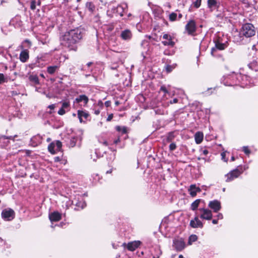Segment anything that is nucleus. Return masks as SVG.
Wrapping results in <instances>:
<instances>
[{
  "label": "nucleus",
  "instance_id": "18",
  "mask_svg": "<svg viewBox=\"0 0 258 258\" xmlns=\"http://www.w3.org/2000/svg\"><path fill=\"white\" fill-rule=\"evenodd\" d=\"M216 48H212L211 50V53L213 54L214 52L216 50V49H218L219 50H224L225 48L226 45L224 43H220L219 42H216L215 44Z\"/></svg>",
  "mask_w": 258,
  "mask_h": 258
},
{
  "label": "nucleus",
  "instance_id": "61",
  "mask_svg": "<svg viewBox=\"0 0 258 258\" xmlns=\"http://www.w3.org/2000/svg\"><path fill=\"white\" fill-rule=\"evenodd\" d=\"M40 76L42 78H44V76L43 74H40Z\"/></svg>",
  "mask_w": 258,
  "mask_h": 258
},
{
  "label": "nucleus",
  "instance_id": "13",
  "mask_svg": "<svg viewBox=\"0 0 258 258\" xmlns=\"http://www.w3.org/2000/svg\"><path fill=\"white\" fill-rule=\"evenodd\" d=\"M141 244L140 241H134L129 242L127 245V248L128 250L133 251L137 248Z\"/></svg>",
  "mask_w": 258,
  "mask_h": 258
},
{
  "label": "nucleus",
  "instance_id": "2",
  "mask_svg": "<svg viewBox=\"0 0 258 258\" xmlns=\"http://www.w3.org/2000/svg\"><path fill=\"white\" fill-rule=\"evenodd\" d=\"M69 31L76 43L78 42L83 37L84 30L81 28L73 29Z\"/></svg>",
  "mask_w": 258,
  "mask_h": 258
},
{
  "label": "nucleus",
  "instance_id": "22",
  "mask_svg": "<svg viewBox=\"0 0 258 258\" xmlns=\"http://www.w3.org/2000/svg\"><path fill=\"white\" fill-rule=\"evenodd\" d=\"M29 80L35 85L39 84V80L37 75H30Z\"/></svg>",
  "mask_w": 258,
  "mask_h": 258
},
{
  "label": "nucleus",
  "instance_id": "41",
  "mask_svg": "<svg viewBox=\"0 0 258 258\" xmlns=\"http://www.w3.org/2000/svg\"><path fill=\"white\" fill-rule=\"evenodd\" d=\"M76 205L77 206L81 207L82 208H83L86 206V204L84 203L79 202L77 203Z\"/></svg>",
  "mask_w": 258,
  "mask_h": 258
},
{
  "label": "nucleus",
  "instance_id": "20",
  "mask_svg": "<svg viewBox=\"0 0 258 258\" xmlns=\"http://www.w3.org/2000/svg\"><path fill=\"white\" fill-rule=\"evenodd\" d=\"M59 69L58 66H49L47 68V72L50 75L54 74Z\"/></svg>",
  "mask_w": 258,
  "mask_h": 258
},
{
  "label": "nucleus",
  "instance_id": "28",
  "mask_svg": "<svg viewBox=\"0 0 258 258\" xmlns=\"http://www.w3.org/2000/svg\"><path fill=\"white\" fill-rule=\"evenodd\" d=\"M87 8L91 12L95 9L94 5L91 2H87L86 4Z\"/></svg>",
  "mask_w": 258,
  "mask_h": 258
},
{
  "label": "nucleus",
  "instance_id": "16",
  "mask_svg": "<svg viewBox=\"0 0 258 258\" xmlns=\"http://www.w3.org/2000/svg\"><path fill=\"white\" fill-rule=\"evenodd\" d=\"M49 218L50 221L56 222L61 219V215L57 212H54L49 215Z\"/></svg>",
  "mask_w": 258,
  "mask_h": 258
},
{
  "label": "nucleus",
  "instance_id": "6",
  "mask_svg": "<svg viewBox=\"0 0 258 258\" xmlns=\"http://www.w3.org/2000/svg\"><path fill=\"white\" fill-rule=\"evenodd\" d=\"M199 210L202 213L200 216L201 218L207 220H210L212 218V213L211 210L204 208L200 209Z\"/></svg>",
  "mask_w": 258,
  "mask_h": 258
},
{
  "label": "nucleus",
  "instance_id": "50",
  "mask_svg": "<svg viewBox=\"0 0 258 258\" xmlns=\"http://www.w3.org/2000/svg\"><path fill=\"white\" fill-rule=\"evenodd\" d=\"M225 156H226V154H225V152H222L221 153V156H222V159L224 160Z\"/></svg>",
  "mask_w": 258,
  "mask_h": 258
},
{
  "label": "nucleus",
  "instance_id": "7",
  "mask_svg": "<svg viewBox=\"0 0 258 258\" xmlns=\"http://www.w3.org/2000/svg\"><path fill=\"white\" fill-rule=\"evenodd\" d=\"M185 243L182 238L175 239L173 240V246L177 251L182 250L185 247Z\"/></svg>",
  "mask_w": 258,
  "mask_h": 258
},
{
  "label": "nucleus",
  "instance_id": "46",
  "mask_svg": "<svg viewBox=\"0 0 258 258\" xmlns=\"http://www.w3.org/2000/svg\"><path fill=\"white\" fill-rule=\"evenodd\" d=\"M55 104H51L48 106V108L50 109L51 110H53L55 108Z\"/></svg>",
  "mask_w": 258,
  "mask_h": 258
},
{
  "label": "nucleus",
  "instance_id": "37",
  "mask_svg": "<svg viewBox=\"0 0 258 258\" xmlns=\"http://www.w3.org/2000/svg\"><path fill=\"white\" fill-rule=\"evenodd\" d=\"M30 8L32 10H35L36 9V2L35 1H32L31 2Z\"/></svg>",
  "mask_w": 258,
  "mask_h": 258
},
{
  "label": "nucleus",
  "instance_id": "17",
  "mask_svg": "<svg viewBox=\"0 0 258 258\" xmlns=\"http://www.w3.org/2000/svg\"><path fill=\"white\" fill-rule=\"evenodd\" d=\"M120 36L124 40H130L132 36L131 31L128 29H126L122 31Z\"/></svg>",
  "mask_w": 258,
  "mask_h": 258
},
{
  "label": "nucleus",
  "instance_id": "40",
  "mask_svg": "<svg viewBox=\"0 0 258 258\" xmlns=\"http://www.w3.org/2000/svg\"><path fill=\"white\" fill-rule=\"evenodd\" d=\"M75 145H76V139L75 138H72L70 141V145L71 146V147H73L75 146Z\"/></svg>",
  "mask_w": 258,
  "mask_h": 258
},
{
  "label": "nucleus",
  "instance_id": "14",
  "mask_svg": "<svg viewBox=\"0 0 258 258\" xmlns=\"http://www.w3.org/2000/svg\"><path fill=\"white\" fill-rule=\"evenodd\" d=\"M163 38L164 39H166V40H167V41H162V43L164 45H165V46H166V45L173 46L174 45V42H173L172 41L171 37L170 35H169L167 34H165L163 36Z\"/></svg>",
  "mask_w": 258,
  "mask_h": 258
},
{
  "label": "nucleus",
  "instance_id": "8",
  "mask_svg": "<svg viewBox=\"0 0 258 258\" xmlns=\"http://www.w3.org/2000/svg\"><path fill=\"white\" fill-rule=\"evenodd\" d=\"M240 174L241 172L239 170L234 169L226 175L227 178L226 181L227 182H229L233 180L234 178L238 177Z\"/></svg>",
  "mask_w": 258,
  "mask_h": 258
},
{
  "label": "nucleus",
  "instance_id": "31",
  "mask_svg": "<svg viewBox=\"0 0 258 258\" xmlns=\"http://www.w3.org/2000/svg\"><path fill=\"white\" fill-rule=\"evenodd\" d=\"M56 149L55 150L56 151H59L61 150V147H62V143L59 141H57L56 143H55Z\"/></svg>",
  "mask_w": 258,
  "mask_h": 258
},
{
  "label": "nucleus",
  "instance_id": "11",
  "mask_svg": "<svg viewBox=\"0 0 258 258\" xmlns=\"http://www.w3.org/2000/svg\"><path fill=\"white\" fill-rule=\"evenodd\" d=\"M29 58V51L27 49L23 50L19 56V59L22 62H25Z\"/></svg>",
  "mask_w": 258,
  "mask_h": 258
},
{
  "label": "nucleus",
  "instance_id": "12",
  "mask_svg": "<svg viewBox=\"0 0 258 258\" xmlns=\"http://www.w3.org/2000/svg\"><path fill=\"white\" fill-rule=\"evenodd\" d=\"M82 101L84 102V106H86L89 101L88 97L85 95H81L75 99V101H74V103H78Z\"/></svg>",
  "mask_w": 258,
  "mask_h": 258
},
{
  "label": "nucleus",
  "instance_id": "62",
  "mask_svg": "<svg viewBox=\"0 0 258 258\" xmlns=\"http://www.w3.org/2000/svg\"><path fill=\"white\" fill-rule=\"evenodd\" d=\"M103 144H104V145H106V146L107 145V142H104Z\"/></svg>",
  "mask_w": 258,
  "mask_h": 258
},
{
  "label": "nucleus",
  "instance_id": "15",
  "mask_svg": "<svg viewBox=\"0 0 258 258\" xmlns=\"http://www.w3.org/2000/svg\"><path fill=\"white\" fill-rule=\"evenodd\" d=\"M188 191L191 197H194L197 195V192L201 191V189L199 187H197L195 184H192L190 186L188 189Z\"/></svg>",
  "mask_w": 258,
  "mask_h": 258
},
{
  "label": "nucleus",
  "instance_id": "1",
  "mask_svg": "<svg viewBox=\"0 0 258 258\" xmlns=\"http://www.w3.org/2000/svg\"><path fill=\"white\" fill-rule=\"evenodd\" d=\"M240 34L247 38L252 37L255 34V28L251 24H245L242 27Z\"/></svg>",
  "mask_w": 258,
  "mask_h": 258
},
{
  "label": "nucleus",
  "instance_id": "39",
  "mask_svg": "<svg viewBox=\"0 0 258 258\" xmlns=\"http://www.w3.org/2000/svg\"><path fill=\"white\" fill-rule=\"evenodd\" d=\"M5 82V78L3 74H0V84Z\"/></svg>",
  "mask_w": 258,
  "mask_h": 258
},
{
  "label": "nucleus",
  "instance_id": "23",
  "mask_svg": "<svg viewBox=\"0 0 258 258\" xmlns=\"http://www.w3.org/2000/svg\"><path fill=\"white\" fill-rule=\"evenodd\" d=\"M114 12L116 13L118 15H119L120 16H123V8L120 5H118L115 9L114 10Z\"/></svg>",
  "mask_w": 258,
  "mask_h": 258
},
{
  "label": "nucleus",
  "instance_id": "19",
  "mask_svg": "<svg viewBox=\"0 0 258 258\" xmlns=\"http://www.w3.org/2000/svg\"><path fill=\"white\" fill-rule=\"evenodd\" d=\"M204 135L201 132H197L195 135V139L196 143L198 144H200L203 140Z\"/></svg>",
  "mask_w": 258,
  "mask_h": 258
},
{
  "label": "nucleus",
  "instance_id": "60",
  "mask_svg": "<svg viewBox=\"0 0 258 258\" xmlns=\"http://www.w3.org/2000/svg\"><path fill=\"white\" fill-rule=\"evenodd\" d=\"M178 258H184L183 256L182 255H180L178 257Z\"/></svg>",
  "mask_w": 258,
  "mask_h": 258
},
{
  "label": "nucleus",
  "instance_id": "47",
  "mask_svg": "<svg viewBox=\"0 0 258 258\" xmlns=\"http://www.w3.org/2000/svg\"><path fill=\"white\" fill-rule=\"evenodd\" d=\"M111 104V102L110 101H107L105 102V105L106 107H109Z\"/></svg>",
  "mask_w": 258,
  "mask_h": 258
},
{
  "label": "nucleus",
  "instance_id": "24",
  "mask_svg": "<svg viewBox=\"0 0 258 258\" xmlns=\"http://www.w3.org/2000/svg\"><path fill=\"white\" fill-rule=\"evenodd\" d=\"M200 202V199H198L195 201L191 205V209L193 211L197 210L199 207Z\"/></svg>",
  "mask_w": 258,
  "mask_h": 258
},
{
  "label": "nucleus",
  "instance_id": "54",
  "mask_svg": "<svg viewBox=\"0 0 258 258\" xmlns=\"http://www.w3.org/2000/svg\"><path fill=\"white\" fill-rule=\"evenodd\" d=\"M100 113V111L99 110H95V114L98 115Z\"/></svg>",
  "mask_w": 258,
  "mask_h": 258
},
{
  "label": "nucleus",
  "instance_id": "10",
  "mask_svg": "<svg viewBox=\"0 0 258 258\" xmlns=\"http://www.w3.org/2000/svg\"><path fill=\"white\" fill-rule=\"evenodd\" d=\"M190 226L194 228H202L203 227L202 222L199 219L198 217H195L193 220L190 221Z\"/></svg>",
  "mask_w": 258,
  "mask_h": 258
},
{
  "label": "nucleus",
  "instance_id": "43",
  "mask_svg": "<svg viewBox=\"0 0 258 258\" xmlns=\"http://www.w3.org/2000/svg\"><path fill=\"white\" fill-rule=\"evenodd\" d=\"M2 139H12V140H13L14 139V137H12V136H10V137H6L5 136H2L0 137V140Z\"/></svg>",
  "mask_w": 258,
  "mask_h": 258
},
{
  "label": "nucleus",
  "instance_id": "34",
  "mask_svg": "<svg viewBox=\"0 0 258 258\" xmlns=\"http://www.w3.org/2000/svg\"><path fill=\"white\" fill-rule=\"evenodd\" d=\"M174 68L173 66L168 65L166 67V70L168 73H169L171 72Z\"/></svg>",
  "mask_w": 258,
  "mask_h": 258
},
{
  "label": "nucleus",
  "instance_id": "63",
  "mask_svg": "<svg viewBox=\"0 0 258 258\" xmlns=\"http://www.w3.org/2000/svg\"><path fill=\"white\" fill-rule=\"evenodd\" d=\"M234 159H234V157H232V158H231V160H232V161H234Z\"/></svg>",
  "mask_w": 258,
  "mask_h": 258
},
{
  "label": "nucleus",
  "instance_id": "59",
  "mask_svg": "<svg viewBox=\"0 0 258 258\" xmlns=\"http://www.w3.org/2000/svg\"><path fill=\"white\" fill-rule=\"evenodd\" d=\"M92 64V62H88L87 65L88 66V67H90L91 64Z\"/></svg>",
  "mask_w": 258,
  "mask_h": 258
},
{
  "label": "nucleus",
  "instance_id": "58",
  "mask_svg": "<svg viewBox=\"0 0 258 258\" xmlns=\"http://www.w3.org/2000/svg\"><path fill=\"white\" fill-rule=\"evenodd\" d=\"M112 169H110V170H109L107 171L106 172V173H107V174L111 173L112 172Z\"/></svg>",
  "mask_w": 258,
  "mask_h": 258
},
{
  "label": "nucleus",
  "instance_id": "27",
  "mask_svg": "<svg viewBox=\"0 0 258 258\" xmlns=\"http://www.w3.org/2000/svg\"><path fill=\"white\" fill-rule=\"evenodd\" d=\"M217 3L216 0H208V7L210 8L216 7L217 6Z\"/></svg>",
  "mask_w": 258,
  "mask_h": 258
},
{
  "label": "nucleus",
  "instance_id": "51",
  "mask_svg": "<svg viewBox=\"0 0 258 258\" xmlns=\"http://www.w3.org/2000/svg\"><path fill=\"white\" fill-rule=\"evenodd\" d=\"M120 142V139L118 138L117 140L114 141V143L116 144Z\"/></svg>",
  "mask_w": 258,
  "mask_h": 258
},
{
  "label": "nucleus",
  "instance_id": "52",
  "mask_svg": "<svg viewBox=\"0 0 258 258\" xmlns=\"http://www.w3.org/2000/svg\"><path fill=\"white\" fill-rule=\"evenodd\" d=\"M212 223L214 224H216L218 223V220H216V219H214L212 220Z\"/></svg>",
  "mask_w": 258,
  "mask_h": 258
},
{
  "label": "nucleus",
  "instance_id": "42",
  "mask_svg": "<svg viewBox=\"0 0 258 258\" xmlns=\"http://www.w3.org/2000/svg\"><path fill=\"white\" fill-rule=\"evenodd\" d=\"M65 113L66 111L64 110V109L62 108H61L58 111V113L60 115H63L64 114H65Z\"/></svg>",
  "mask_w": 258,
  "mask_h": 258
},
{
  "label": "nucleus",
  "instance_id": "45",
  "mask_svg": "<svg viewBox=\"0 0 258 258\" xmlns=\"http://www.w3.org/2000/svg\"><path fill=\"white\" fill-rule=\"evenodd\" d=\"M112 118H113V114H110L108 116L106 120L107 121H109L112 119Z\"/></svg>",
  "mask_w": 258,
  "mask_h": 258
},
{
  "label": "nucleus",
  "instance_id": "26",
  "mask_svg": "<svg viewBox=\"0 0 258 258\" xmlns=\"http://www.w3.org/2000/svg\"><path fill=\"white\" fill-rule=\"evenodd\" d=\"M248 66L252 70H254L255 71H257V70H258V65L256 61H253L252 62L249 64Z\"/></svg>",
  "mask_w": 258,
  "mask_h": 258
},
{
  "label": "nucleus",
  "instance_id": "36",
  "mask_svg": "<svg viewBox=\"0 0 258 258\" xmlns=\"http://www.w3.org/2000/svg\"><path fill=\"white\" fill-rule=\"evenodd\" d=\"M70 106V103L69 102H63L62 104V108H67Z\"/></svg>",
  "mask_w": 258,
  "mask_h": 258
},
{
  "label": "nucleus",
  "instance_id": "55",
  "mask_svg": "<svg viewBox=\"0 0 258 258\" xmlns=\"http://www.w3.org/2000/svg\"><path fill=\"white\" fill-rule=\"evenodd\" d=\"M25 42L28 43L29 44V47H30L31 43L30 41H29L28 40H26Z\"/></svg>",
  "mask_w": 258,
  "mask_h": 258
},
{
  "label": "nucleus",
  "instance_id": "4",
  "mask_svg": "<svg viewBox=\"0 0 258 258\" xmlns=\"http://www.w3.org/2000/svg\"><path fill=\"white\" fill-rule=\"evenodd\" d=\"M62 40L65 43V45H68L69 47L76 43L75 40L71 35L70 31L65 33L63 36Z\"/></svg>",
  "mask_w": 258,
  "mask_h": 258
},
{
  "label": "nucleus",
  "instance_id": "3",
  "mask_svg": "<svg viewBox=\"0 0 258 258\" xmlns=\"http://www.w3.org/2000/svg\"><path fill=\"white\" fill-rule=\"evenodd\" d=\"M14 211L10 208L4 209L2 212V216L3 219L11 221L15 217Z\"/></svg>",
  "mask_w": 258,
  "mask_h": 258
},
{
  "label": "nucleus",
  "instance_id": "56",
  "mask_svg": "<svg viewBox=\"0 0 258 258\" xmlns=\"http://www.w3.org/2000/svg\"><path fill=\"white\" fill-rule=\"evenodd\" d=\"M120 104L119 102L118 101H116L115 102V104L117 106Z\"/></svg>",
  "mask_w": 258,
  "mask_h": 258
},
{
  "label": "nucleus",
  "instance_id": "32",
  "mask_svg": "<svg viewBox=\"0 0 258 258\" xmlns=\"http://www.w3.org/2000/svg\"><path fill=\"white\" fill-rule=\"evenodd\" d=\"M177 17V14L174 13H172L169 15V20L171 21H175Z\"/></svg>",
  "mask_w": 258,
  "mask_h": 258
},
{
  "label": "nucleus",
  "instance_id": "57",
  "mask_svg": "<svg viewBox=\"0 0 258 258\" xmlns=\"http://www.w3.org/2000/svg\"><path fill=\"white\" fill-rule=\"evenodd\" d=\"M177 100H178L177 99L175 98V99H173V103H177Z\"/></svg>",
  "mask_w": 258,
  "mask_h": 258
},
{
  "label": "nucleus",
  "instance_id": "53",
  "mask_svg": "<svg viewBox=\"0 0 258 258\" xmlns=\"http://www.w3.org/2000/svg\"><path fill=\"white\" fill-rule=\"evenodd\" d=\"M217 217L219 219H222L223 218V216H222V214H219L218 215H217Z\"/></svg>",
  "mask_w": 258,
  "mask_h": 258
},
{
  "label": "nucleus",
  "instance_id": "48",
  "mask_svg": "<svg viewBox=\"0 0 258 258\" xmlns=\"http://www.w3.org/2000/svg\"><path fill=\"white\" fill-rule=\"evenodd\" d=\"M54 160L55 162H58V161H60V158L59 157H55L54 158Z\"/></svg>",
  "mask_w": 258,
  "mask_h": 258
},
{
  "label": "nucleus",
  "instance_id": "64",
  "mask_svg": "<svg viewBox=\"0 0 258 258\" xmlns=\"http://www.w3.org/2000/svg\"><path fill=\"white\" fill-rule=\"evenodd\" d=\"M49 114H51V113H52V112H51V111H49Z\"/></svg>",
  "mask_w": 258,
  "mask_h": 258
},
{
  "label": "nucleus",
  "instance_id": "21",
  "mask_svg": "<svg viewBox=\"0 0 258 258\" xmlns=\"http://www.w3.org/2000/svg\"><path fill=\"white\" fill-rule=\"evenodd\" d=\"M78 116L79 118L80 121L81 122H82V117H84L85 118H87L89 116V114L84 111L82 110H78Z\"/></svg>",
  "mask_w": 258,
  "mask_h": 258
},
{
  "label": "nucleus",
  "instance_id": "35",
  "mask_svg": "<svg viewBox=\"0 0 258 258\" xmlns=\"http://www.w3.org/2000/svg\"><path fill=\"white\" fill-rule=\"evenodd\" d=\"M176 145L174 143H172L170 144V145H169V149L171 151L174 150L176 149Z\"/></svg>",
  "mask_w": 258,
  "mask_h": 258
},
{
  "label": "nucleus",
  "instance_id": "44",
  "mask_svg": "<svg viewBox=\"0 0 258 258\" xmlns=\"http://www.w3.org/2000/svg\"><path fill=\"white\" fill-rule=\"evenodd\" d=\"M160 90L164 92L165 93H168V92L164 86H162L160 88Z\"/></svg>",
  "mask_w": 258,
  "mask_h": 258
},
{
  "label": "nucleus",
  "instance_id": "33",
  "mask_svg": "<svg viewBox=\"0 0 258 258\" xmlns=\"http://www.w3.org/2000/svg\"><path fill=\"white\" fill-rule=\"evenodd\" d=\"M201 1L202 0H196L193 3L194 6L197 8H199L201 5Z\"/></svg>",
  "mask_w": 258,
  "mask_h": 258
},
{
  "label": "nucleus",
  "instance_id": "38",
  "mask_svg": "<svg viewBox=\"0 0 258 258\" xmlns=\"http://www.w3.org/2000/svg\"><path fill=\"white\" fill-rule=\"evenodd\" d=\"M243 151L247 155L249 154V153L250 152V150L248 149L247 147H243Z\"/></svg>",
  "mask_w": 258,
  "mask_h": 258
},
{
  "label": "nucleus",
  "instance_id": "30",
  "mask_svg": "<svg viewBox=\"0 0 258 258\" xmlns=\"http://www.w3.org/2000/svg\"><path fill=\"white\" fill-rule=\"evenodd\" d=\"M116 130L118 132H121L122 134H125L127 132L126 128L124 126H116Z\"/></svg>",
  "mask_w": 258,
  "mask_h": 258
},
{
  "label": "nucleus",
  "instance_id": "25",
  "mask_svg": "<svg viewBox=\"0 0 258 258\" xmlns=\"http://www.w3.org/2000/svg\"><path fill=\"white\" fill-rule=\"evenodd\" d=\"M55 148V143L52 142L49 145L48 147V150L52 154H54L56 153V151L54 149Z\"/></svg>",
  "mask_w": 258,
  "mask_h": 258
},
{
  "label": "nucleus",
  "instance_id": "9",
  "mask_svg": "<svg viewBox=\"0 0 258 258\" xmlns=\"http://www.w3.org/2000/svg\"><path fill=\"white\" fill-rule=\"evenodd\" d=\"M208 206L211 209H213L214 212H218L221 209V203L218 200H214L210 201L209 203Z\"/></svg>",
  "mask_w": 258,
  "mask_h": 258
},
{
  "label": "nucleus",
  "instance_id": "29",
  "mask_svg": "<svg viewBox=\"0 0 258 258\" xmlns=\"http://www.w3.org/2000/svg\"><path fill=\"white\" fill-rule=\"evenodd\" d=\"M198 239V237L196 235H191L189 236L188 239V244L189 245L191 244V243Z\"/></svg>",
  "mask_w": 258,
  "mask_h": 258
},
{
  "label": "nucleus",
  "instance_id": "5",
  "mask_svg": "<svg viewBox=\"0 0 258 258\" xmlns=\"http://www.w3.org/2000/svg\"><path fill=\"white\" fill-rule=\"evenodd\" d=\"M185 28L189 35H193L196 30L195 22L194 20H190L185 25Z\"/></svg>",
  "mask_w": 258,
  "mask_h": 258
},
{
  "label": "nucleus",
  "instance_id": "49",
  "mask_svg": "<svg viewBox=\"0 0 258 258\" xmlns=\"http://www.w3.org/2000/svg\"><path fill=\"white\" fill-rule=\"evenodd\" d=\"M209 152L207 150H204L203 151V154L205 155H207L208 154Z\"/></svg>",
  "mask_w": 258,
  "mask_h": 258
}]
</instances>
